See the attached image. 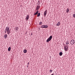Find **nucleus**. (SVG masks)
I'll use <instances>...</instances> for the list:
<instances>
[{"label": "nucleus", "mask_w": 75, "mask_h": 75, "mask_svg": "<svg viewBox=\"0 0 75 75\" xmlns=\"http://www.w3.org/2000/svg\"><path fill=\"white\" fill-rule=\"evenodd\" d=\"M5 33H6V32L7 33V34L9 35V34H10L11 31L10 30V28L8 27H7L6 28V29L5 30Z\"/></svg>", "instance_id": "obj_1"}, {"label": "nucleus", "mask_w": 75, "mask_h": 75, "mask_svg": "<svg viewBox=\"0 0 75 75\" xmlns=\"http://www.w3.org/2000/svg\"><path fill=\"white\" fill-rule=\"evenodd\" d=\"M52 36H50L46 40L47 42H48L49 41H51V39H52Z\"/></svg>", "instance_id": "obj_2"}, {"label": "nucleus", "mask_w": 75, "mask_h": 75, "mask_svg": "<svg viewBox=\"0 0 75 75\" xmlns=\"http://www.w3.org/2000/svg\"><path fill=\"white\" fill-rule=\"evenodd\" d=\"M48 25H43L40 26V28H48Z\"/></svg>", "instance_id": "obj_3"}, {"label": "nucleus", "mask_w": 75, "mask_h": 75, "mask_svg": "<svg viewBox=\"0 0 75 75\" xmlns=\"http://www.w3.org/2000/svg\"><path fill=\"white\" fill-rule=\"evenodd\" d=\"M74 43H75V41L73 40H71L70 42L71 44V45H74Z\"/></svg>", "instance_id": "obj_4"}, {"label": "nucleus", "mask_w": 75, "mask_h": 75, "mask_svg": "<svg viewBox=\"0 0 75 75\" xmlns=\"http://www.w3.org/2000/svg\"><path fill=\"white\" fill-rule=\"evenodd\" d=\"M64 49L65 51H68V46H66L64 47Z\"/></svg>", "instance_id": "obj_5"}, {"label": "nucleus", "mask_w": 75, "mask_h": 75, "mask_svg": "<svg viewBox=\"0 0 75 75\" xmlns=\"http://www.w3.org/2000/svg\"><path fill=\"white\" fill-rule=\"evenodd\" d=\"M47 10H46L44 12V16H46V15H47Z\"/></svg>", "instance_id": "obj_6"}, {"label": "nucleus", "mask_w": 75, "mask_h": 75, "mask_svg": "<svg viewBox=\"0 0 75 75\" xmlns=\"http://www.w3.org/2000/svg\"><path fill=\"white\" fill-rule=\"evenodd\" d=\"M29 19V15H27L25 19L26 20H28V19Z\"/></svg>", "instance_id": "obj_7"}, {"label": "nucleus", "mask_w": 75, "mask_h": 75, "mask_svg": "<svg viewBox=\"0 0 75 75\" xmlns=\"http://www.w3.org/2000/svg\"><path fill=\"white\" fill-rule=\"evenodd\" d=\"M40 6H37L36 8V10H38V9H40Z\"/></svg>", "instance_id": "obj_8"}, {"label": "nucleus", "mask_w": 75, "mask_h": 75, "mask_svg": "<svg viewBox=\"0 0 75 75\" xmlns=\"http://www.w3.org/2000/svg\"><path fill=\"white\" fill-rule=\"evenodd\" d=\"M4 37L5 38V39H6V38H7V35L6 34H5L4 35Z\"/></svg>", "instance_id": "obj_9"}, {"label": "nucleus", "mask_w": 75, "mask_h": 75, "mask_svg": "<svg viewBox=\"0 0 75 75\" xmlns=\"http://www.w3.org/2000/svg\"><path fill=\"white\" fill-rule=\"evenodd\" d=\"M39 12V11H38L37 12H36V13H35L34 15H37V14Z\"/></svg>", "instance_id": "obj_10"}, {"label": "nucleus", "mask_w": 75, "mask_h": 75, "mask_svg": "<svg viewBox=\"0 0 75 75\" xmlns=\"http://www.w3.org/2000/svg\"><path fill=\"white\" fill-rule=\"evenodd\" d=\"M69 9L68 8H67V10L66 12L67 13H69Z\"/></svg>", "instance_id": "obj_11"}, {"label": "nucleus", "mask_w": 75, "mask_h": 75, "mask_svg": "<svg viewBox=\"0 0 75 75\" xmlns=\"http://www.w3.org/2000/svg\"><path fill=\"white\" fill-rule=\"evenodd\" d=\"M18 29V28H15V30L17 32Z\"/></svg>", "instance_id": "obj_12"}, {"label": "nucleus", "mask_w": 75, "mask_h": 75, "mask_svg": "<svg viewBox=\"0 0 75 75\" xmlns=\"http://www.w3.org/2000/svg\"><path fill=\"white\" fill-rule=\"evenodd\" d=\"M66 45H68L69 44V41L67 40L66 42Z\"/></svg>", "instance_id": "obj_13"}, {"label": "nucleus", "mask_w": 75, "mask_h": 75, "mask_svg": "<svg viewBox=\"0 0 75 75\" xmlns=\"http://www.w3.org/2000/svg\"><path fill=\"white\" fill-rule=\"evenodd\" d=\"M59 55L60 56H62V52H60L59 53Z\"/></svg>", "instance_id": "obj_14"}, {"label": "nucleus", "mask_w": 75, "mask_h": 75, "mask_svg": "<svg viewBox=\"0 0 75 75\" xmlns=\"http://www.w3.org/2000/svg\"><path fill=\"white\" fill-rule=\"evenodd\" d=\"M37 4L38 5V6H40V1H38L37 3Z\"/></svg>", "instance_id": "obj_15"}, {"label": "nucleus", "mask_w": 75, "mask_h": 75, "mask_svg": "<svg viewBox=\"0 0 75 75\" xmlns=\"http://www.w3.org/2000/svg\"><path fill=\"white\" fill-rule=\"evenodd\" d=\"M59 25H60V22H59L57 24V26H59Z\"/></svg>", "instance_id": "obj_16"}, {"label": "nucleus", "mask_w": 75, "mask_h": 75, "mask_svg": "<svg viewBox=\"0 0 75 75\" xmlns=\"http://www.w3.org/2000/svg\"><path fill=\"white\" fill-rule=\"evenodd\" d=\"M10 50H11V47H9L8 48V51H10Z\"/></svg>", "instance_id": "obj_17"}, {"label": "nucleus", "mask_w": 75, "mask_h": 75, "mask_svg": "<svg viewBox=\"0 0 75 75\" xmlns=\"http://www.w3.org/2000/svg\"><path fill=\"white\" fill-rule=\"evenodd\" d=\"M23 52H24V53H26V52H27V51L26 50H24Z\"/></svg>", "instance_id": "obj_18"}, {"label": "nucleus", "mask_w": 75, "mask_h": 75, "mask_svg": "<svg viewBox=\"0 0 75 75\" xmlns=\"http://www.w3.org/2000/svg\"><path fill=\"white\" fill-rule=\"evenodd\" d=\"M40 16V13H38L37 15V17H39V16Z\"/></svg>", "instance_id": "obj_19"}, {"label": "nucleus", "mask_w": 75, "mask_h": 75, "mask_svg": "<svg viewBox=\"0 0 75 75\" xmlns=\"http://www.w3.org/2000/svg\"><path fill=\"white\" fill-rule=\"evenodd\" d=\"M39 24H40V25H42V23L41 22H40L39 23Z\"/></svg>", "instance_id": "obj_20"}, {"label": "nucleus", "mask_w": 75, "mask_h": 75, "mask_svg": "<svg viewBox=\"0 0 75 75\" xmlns=\"http://www.w3.org/2000/svg\"><path fill=\"white\" fill-rule=\"evenodd\" d=\"M73 16L74 18H75V14H73Z\"/></svg>", "instance_id": "obj_21"}, {"label": "nucleus", "mask_w": 75, "mask_h": 75, "mask_svg": "<svg viewBox=\"0 0 75 75\" xmlns=\"http://www.w3.org/2000/svg\"><path fill=\"white\" fill-rule=\"evenodd\" d=\"M52 72V70H50V72Z\"/></svg>", "instance_id": "obj_22"}, {"label": "nucleus", "mask_w": 75, "mask_h": 75, "mask_svg": "<svg viewBox=\"0 0 75 75\" xmlns=\"http://www.w3.org/2000/svg\"><path fill=\"white\" fill-rule=\"evenodd\" d=\"M29 64V62L28 63V65Z\"/></svg>", "instance_id": "obj_23"}, {"label": "nucleus", "mask_w": 75, "mask_h": 75, "mask_svg": "<svg viewBox=\"0 0 75 75\" xmlns=\"http://www.w3.org/2000/svg\"><path fill=\"white\" fill-rule=\"evenodd\" d=\"M58 75H60L59 74H58Z\"/></svg>", "instance_id": "obj_24"}, {"label": "nucleus", "mask_w": 75, "mask_h": 75, "mask_svg": "<svg viewBox=\"0 0 75 75\" xmlns=\"http://www.w3.org/2000/svg\"><path fill=\"white\" fill-rule=\"evenodd\" d=\"M31 35H32V34H31Z\"/></svg>", "instance_id": "obj_25"}]
</instances>
